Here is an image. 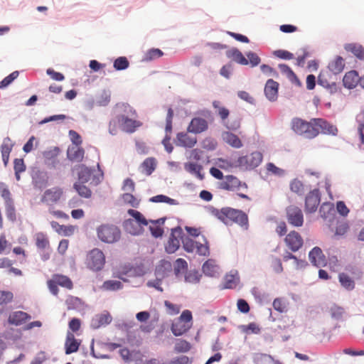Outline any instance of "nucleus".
Segmentation results:
<instances>
[{
    "label": "nucleus",
    "instance_id": "obj_18",
    "mask_svg": "<svg viewBox=\"0 0 364 364\" xmlns=\"http://www.w3.org/2000/svg\"><path fill=\"white\" fill-rule=\"evenodd\" d=\"M31 318V316L27 313L21 311H17L9 315L8 322L11 325L20 326L24 323L26 321L30 320Z\"/></svg>",
    "mask_w": 364,
    "mask_h": 364
},
{
    "label": "nucleus",
    "instance_id": "obj_63",
    "mask_svg": "<svg viewBox=\"0 0 364 364\" xmlns=\"http://www.w3.org/2000/svg\"><path fill=\"white\" fill-rule=\"evenodd\" d=\"M14 171L17 173H23L26 171V165L23 159H16L14 161Z\"/></svg>",
    "mask_w": 364,
    "mask_h": 364
},
{
    "label": "nucleus",
    "instance_id": "obj_47",
    "mask_svg": "<svg viewBox=\"0 0 364 364\" xmlns=\"http://www.w3.org/2000/svg\"><path fill=\"white\" fill-rule=\"evenodd\" d=\"M6 215L8 220L14 222L16 220V209L14 207V201L5 203Z\"/></svg>",
    "mask_w": 364,
    "mask_h": 364
},
{
    "label": "nucleus",
    "instance_id": "obj_56",
    "mask_svg": "<svg viewBox=\"0 0 364 364\" xmlns=\"http://www.w3.org/2000/svg\"><path fill=\"white\" fill-rule=\"evenodd\" d=\"M18 75L19 73L18 71H14L4 78L0 82V89L4 88L9 85L15 79L18 77Z\"/></svg>",
    "mask_w": 364,
    "mask_h": 364
},
{
    "label": "nucleus",
    "instance_id": "obj_8",
    "mask_svg": "<svg viewBox=\"0 0 364 364\" xmlns=\"http://www.w3.org/2000/svg\"><path fill=\"white\" fill-rule=\"evenodd\" d=\"M64 191L61 187L54 186L46 189L41 196V201L48 205L58 203L63 198Z\"/></svg>",
    "mask_w": 364,
    "mask_h": 364
},
{
    "label": "nucleus",
    "instance_id": "obj_22",
    "mask_svg": "<svg viewBox=\"0 0 364 364\" xmlns=\"http://www.w3.org/2000/svg\"><path fill=\"white\" fill-rule=\"evenodd\" d=\"M14 143L9 137H6L1 146L2 161L5 166H7L9 160V155L12 151Z\"/></svg>",
    "mask_w": 364,
    "mask_h": 364
},
{
    "label": "nucleus",
    "instance_id": "obj_17",
    "mask_svg": "<svg viewBox=\"0 0 364 364\" xmlns=\"http://www.w3.org/2000/svg\"><path fill=\"white\" fill-rule=\"evenodd\" d=\"M176 141L178 146L192 148L197 143V138L187 132H180L176 136Z\"/></svg>",
    "mask_w": 364,
    "mask_h": 364
},
{
    "label": "nucleus",
    "instance_id": "obj_15",
    "mask_svg": "<svg viewBox=\"0 0 364 364\" xmlns=\"http://www.w3.org/2000/svg\"><path fill=\"white\" fill-rule=\"evenodd\" d=\"M208 128V122L201 117H194L191 119L187 130L193 134H200L206 131Z\"/></svg>",
    "mask_w": 364,
    "mask_h": 364
},
{
    "label": "nucleus",
    "instance_id": "obj_6",
    "mask_svg": "<svg viewBox=\"0 0 364 364\" xmlns=\"http://www.w3.org/2000/svg\"><path fill=\"white\" fill-rule=\"evenodd\" d=\"M262 161V154L259 151L239 157L235 164V167L245 170H250L257 167Z\"/></svg>",
    "mask_w": 364,
    "mask_h": 364
},
{
    "label": "nucleus",
    "instance_id": "obj_41",
    "mask_svg": "<svg viewBox=\"0 0 364 364\" xmlns=\"http://www.w3.org/2000/svg\"><path fill=\"white\" fill-rule=\"evenodd\" d=\"M188 263L182 258H178L176 260L174 264V273L176 276L187 272Z\"/></svg>",
    "mask_w": 364,
    "mask_h": 364
},
{
    "label": "nucleus",
    "instance_id": "obj_4",
    "mask_svg": "<svg viewBox=\"0 0 364 364\" xmlns=\"http://www.w3.org/2000/svg\"><path fill=\"white\" fill-rule=\"evenodd\" d=\"M99 239L106 243H114L121 237V231L113 225H102L97 228Z\"/></svg>",
    "mask_w": 364,
    "mask_h": 364
},
{
    "label": "nucleus",
    "instance_id": "obj_3",
    "mask_svg": "<svg viewBox=\"0 0 364 364\" xmlns=\"http://www.w3.org/2000/svg\"><path fill=\"white\" fill-rule=\"evenodd\" d=\"M193 316L189 310H184L181 316L176 318L171 324V330L175 336L186 333L192 326Z\"/></svg>",
    "mask_w": 364,
    "mask_h": 364
},
{
    "label": "nucleus",
    "instance_id": "obj_16",
    "mask_svg": "<svg viewBox=\"0 0 364 364\" xmlns=\"http://www.w3.org/2000/svg\"><path fill=\"white\" fill-rule=\"evenodd\" d=\"M310 262L317 267H324L326 264V257L318 247H314L309 254Z\"/></svg>",
    "mask_w": 364,
    "mask_h": 364
},
{
    "label": "nucleus",
    "instance_id": "obj_9",
    "mask_svg": "<svg viewBox=\"0 0 364 364\" xmlns=\"http://www.w3.org/2000/svg\"><path fill=\"white\" fill-rule=\"evenodd\" d=\"M288 223L294 227H301L304 224V215L300 208L291 205L286 209Z\"/></svg>",
    "mask_w": 364,
    "mask_h": 364
},
{
    "label": "nucleus",
    "instance_id": "obj_26",
    "mask_svg": "<svg viewBox=\"0 0 364 364\" xmlns=\"http://www.w3.org/2000/svg\"><path fill=\"white\" fill-rule=\"evenodd\" d=\"M77 171L78 179L82 183L88 182L92 175V170L83 164L76 166Z\"/></svg>",
    "mask_w": 364,
    "mask_h": 364
},
{
    "label": "nucleus",
    "instance_id": "obj_21",
    "mask_svg": "<svg viewBox=\"0 0 364 364\" xmlns=\"http://www.w3.org/2000/svg\"><path fill=\"white\" fill-rule=\"evenodd\" d=\"M358 74L355 70H351L346 73L343 78V82L345 87L353 89L359 82Z\"/></svg>",
    "mask_w": 364,
    "mask_h": 364
},
{
    "label": "nucleus",
    "instance_id": "obj_7",
    "mask_svg": "<svg viewBox=\"0 0 364 364\" xmlns=\"http://www.w3.org/2000/svg\"><path fill=\"white\" fill-rule=\"evenodd\" d=\"M105 263L104 253L99 249L92 250L87 256V267L93 271L101 270Z\"/></svg>",
    "mask_w": 364,
    "mask_h": 364
},
{
    "label": "nucleus",
    "instance_id": "obj_39",
    "mask_svg": "<svg viewBox=\"0 0 364 364\" xmlns=\"http://www.w3.org/2000/svg\"><path fill=\"white\" fill-rule=\"evenodd\" d=\"M254 361L257 364H274V358L265 353H256L254 356Z\"/></svg>",
    "mask_w": 364,
    "mask_h": 364
},
{
    "label": "nucleus",
    "instance_id": "obj_10",
    "mask_svg": "<svg viewBox=\"0 0 364 364\" xmlns=\"http://www.w3.org/2000/svg\"><path fill=\"white\" fill-rule=\"evenodd\" d=\"M183 231L180 227L172 229L170 237L165 246L167 253H174L180 247V240L182 238Z\"/></svg>",
    "mask_w": 364,
    "mask_h": 364
},
{
    "label": "nucleus",
    "instance_id": "obj_36",
    "mask_svg": "<svg viewBox=\"0 0 364 364\" xmlns=\"http://www.w3.org/2000/svg\"><path fill=\"white\" fill-rule=\"evenodd\" d=\"M53 278L57 282V284L63 287H65L68 289H73V284L69 277L60 274H55Z\"/></svg>",
    "mask_w": 364,
    "mask_h": 364
},
{
    "label": "nucleus",
    "instance_id": "obj_20",
    "mask_svg": "<svg viewBox=\"0 0 364 364\" xmlns=\"http://www.w3.org/2000/svg\"><path fill=\"white\" fill-rule=\"evenodd\" d=\"M80 345V341L77 340L72 333H68L65 343V353L69 355L77 352Z\"/></svg>",
    "mask_w": 364,
    "mask_h": 364
},
{
    "label": "nucleus",
    "instance_id": "obj_35",
    "mask_svg": "<svg viewBox=\"0 0 364 364\" xmlns=\"http://www.w3.org/2000/svg\"><path fill=\"white\" fill-rule=\"evenodd\" d=\"M128 214L131 215L136 221L137 224H139L142 228L144 226H146L149 223V221L145 218V217L138 210L134 209H129L127 211Z\"/></svg>",
    "mask_w": 364,
    "mask_h": 364
},
{
    "label": "nucleus",
    "instance_id": "obj_1",
    "mask_svg": "<svg viewBox=\"0 0 364 364\" xmlns=\"http://www.w3.org/2000/svg\"><path fill=\"white\" fill-rule=\"evenodd\" d=\"M213 213L217 218L225 224H228L229 222H233L245 230L248 228L247 215L242 210L226 207L220 210L215 209Z\"/></svg>",
    "mask_w": 364,
    "mask_h": 364
},
{
    "label": "nucleus",
    "instance_id": "obj_5",
    "mask_svg": "<svg viewBox=\"0 0 364 364\" xmlns=\"http://www.w3.org/2000/svg\"><path fill=\"white\" fill-rule=\"evenodd\" d=\"M219 189L228 191H247L248 189L247 184L240 181L237 177L233 175H226L223 181H220L217 183Z\"/></svg>",
    "mask_w": 364,
    "mask_h": 364
},
{
    "label": "nucleus",
    "instance_id": "obj_31",
    "mask_svg": "<svg viewBox=\"0 0 364 364\" xmlns=\"http://www.w3.org/2000/svg\"><path fill=\"white\" fill-rule=\"evenodd\" d=\"M156 162L154 158H147L141 165V171L146 175L149 176L155 170Z\"/></svg>",
    "mask_w": 364,
    "mask_h": 364
},
{
    "label": "nucleus",
    "instance_id": "obj_58",
    "mask_svg": "<svg viewBox=\"0 0 364 364\" xmlns=\"http://www.w3.org/2000/svg\"><path fill=\"white\" fill-rule=\"evenodd\" d=\"M122 199L124 203L129 204L134 208H136L139 201L131 193H126L122 195Z\"/></svg>",
    "mask_w": 364,
    "mask_h": 364
},
{
    "label": "nucleus",
    "instance_id": "obj_19",
    "mask_svg": "<svg viewBox=\"0 0 364 364\" xmlns=\"http://www.w3.org/2000/svg\"><path fill=\"white\" fill-rule=\"evenodd\" d=\"M278 82L272 79H269L267 81L264 87V93L266 97L270 101H274L277 100L278 96Z\"/></svg>",
    "mask_w": 364,
    "mask_h": 364
},
{
    "label": "nucleus",
    "instance_id": "obj_53",
    "mask_svg": "<svg viewBox=\"0 0 364 364\" xmlns=\"http://www.w3.org/2000/svg\"><path fill=\"white\" fill-rule=\"evenodd\" d=\"M290 189L291 191L301 195L304 192V184L299 180L294 179L290 183Z\"/></svg>",
    "mask_w": 364,
    "mask_h": 364
},
{
    "label": "nucleus",
    "instance_id": "obj_64",
    "mask_svg": "<svg viewBox=\"0 0 364 364\" xmlns=\"http://www.w3.org/2000/svg\"><path fill=\"white\" fill-rule=\"evenodd\" d=\"M330 312L333 318L338 319L342 317L344 310L342 307L334 305L331 307Z\"/></svg>",
    "mask_w": 364,
    "mask_h": 364
},
{
    "label": "nucleus",
    "instance_id": "obj_40",
    "mask_svg": "<svg viewBox=\"0 0 364 364\" xmlns=\"http://www.w3.org/2000/svg\"><path fill=\"white\" fill-rule=\"evenodd\" d=\"M66 304L69 309H77L83 306L84 302L78 297L70 296L66 299Z\"/></svg>",
    "mask_w": 364,
    "mask_h": 364
},
{
    "label": "nucleus",
    "instance_id": "obj_30",
    "mask_svg": "<svg viewBox=\"0 0 364 364\" xmlns=\"http://www.w3.org/2000/svg\"><path fill=\"white\" fill-rule=\"evenodd\" d=\"M171 270V263L166 260H161L156 268L155 274L156 277L164 279Z\"/></svg>",
    "mask_w": 364,
    "mask_h": 364
},
{
    "label": "nucleus",
    "instance_id": "obj_37",
    "mask_svg": "<svg viewBox=\"0 0 364 364\" xmlns=\"http://www.w3.org/2000/svg\"><path fill=\"white\" fill-rule=\"evenodd\" d=\"M339 282L342 287L347 290H352L355 287L354 281L346 274L341 273L338 276Z\"/></svg>",
    "mask_w": 364,
    "mask_h": 364
},
{
    "label": "nucleus",
    "instance_id": "obj_32",
    "mask_svg": "<svg viewBox=\"0 0 364 364\" xmlns=\"http://www.w3.org/2000/svg\"><path fill=\"white\" fill-rule=\"evenodd\" d=\"M14 295L11 291H0V313L6 309L7 305L13 300Z\"/></svg>",
    "mask_w": 364,
    "mask_h": 364
},
{
    "label": "nucleus",
    "instance_id": "obj_48",
    "mask_svg": "<svg viewBox=\"0 0 364 364\" xmlns=\"http://www.w3.org/2000/svg\"><path fill=\"white\" fill-rule=\"evenodd\" d=\"M150 201L153 203H166L169 205H176V200L172 199L164 195H157L150 198Z\"/></svg>",
    "mask_w": 364,
    "mask_h": 364
},
{
    "label": "nucleus",
    "instance_id": "obj_45",
    "mask_svg": "<svg viewBox=\"0 0 364 364\" xmlns=\"http://www.w3.org/2000/svg\"><path fill=\"white\" fill-rule=\"evenodd\" d=\"M231 56L234 60L239 64L246 65L248 64V60L243 55V54L237 49H232L230 51Z\"/></svg>",
    "mask_w": 364,
    "mask_h": 364
},
{
    "label": "nucleus",
    "instance_id": "obj_59",
    "mask_svg": "<svg viewBox=\"0 0 364 364\" xmlns=\"http://www.w3.org/2000/svg\"><path fill=\"white\" fill-rule=\"evenodd\" d=\"M272 305L274 309L280 313H283L287 311L286 304L284 301L281 298L275 299L273 301Z\"/></svg>",
    "mask_w": 364,
    "mask_h": 364
},
{
    "label": "nucleus",
    "instance_id": "obj_57",
    "mask_svg": "<svg viewBox=\"0 0 364 364\" xmlns=\"http://www.w3.org/2000/svg\"><path fill=\"white\" fill-rule=\"evenodd\" d=\"M349 229L347 222L342 220L337 223L335 235L342 236L345 235Z\"/></svg>",
    "mask_w": 364,
    "mask_h": 364
},
{
    "label": "nucleus",
    "instance_id": "obj_38",
    "mask_svg": "<svg viewBox=\"0 0 364 364\" xmlns=\"http://www.w3.org/2000/svg\"><path fill=\"white\" fill-rule=\"evenodd\" d=\"M74 188L78 193V194L83 198H89L92 196L91 190L85 186L83 183L76 182L73 186Z\"/></svg>",
    "mask_w": 364,
    "mask_h": 364
},
{
    "label": "nucleus",
    "instance_id": "obj_43",
    "mask_svg": "<svg viewBox=\"0 0 364 364\" xmlns=\"http://www.w3.org/2000/svg\"><path fill=\"white\" fill-rule=\"evenodd\" d=\"M183 247L188 252H193L197 247L198 242L186 237L182 239Z\"/></svg>",
    "mask_w": 364,
    "mask_h": 364
},
{
    "label": "nucleus",
    "instance_id": "obj_44",
    "mask_svg": "<svg viewBox=\"0 0 364 364\" xmlns=\"http://www.w3.org/2000/svg\"><path fill=\"white\" fill-rule=\"evenodd\" d=\"M185 168L187 171H188L191 173L195 174L199 178H203L200 173L202 170V166L200 165L197 164L196 163H188L186 164Z\"/></svg>",
    "mask_w": 364,
    "mask_h": 364
},
{
    "label": "nucleus",
    "instance_id": "obj_54",
    "mask_svg": "<svg viewBox=\"0 0 364 364\" xmlns=\"http://www.w3.org/2000/svg\"><path fill=\"white\" fill-rule=\"evenodd\" d=\"M174 348L178 353H186L191 349V344L185 340H179L176 343Z\"/></svg>",
    "mask_w": 364,
    "mask_h": 364
},
{
    "label": "nucleus",
    "instance_id": "obj_42",
    "mask_svg": "<svg viewBox=\"0 0 364 364\" xmlns=\"http://www.w3.org/2000/svg\"><path fill=\"white\" fill-rule=\"evenodd\" d=\"M102 288L107 291H116L122 288V284L117 280H107L103 283Z\"/></svg>",
    "mask_w": 364,
    "mask_h": 364
},
{
    "label": "nucleus",
    "instance_id": "obj_25",
    "mask_svg": "<svg viewBox=\"0 0 364 364\" xmlns=\"http://www.w3.org/2000/svg\"><path fill=\"white\" fill-rule=\"evenodd\" d=\"M124 230L131 235H137L143 232L142 228L133 219H127L124 222Z\"/></svg>",
    "mask_w": 364,
    "mask_h": 364
},
{
    "label": "nucleus",
    "instance_id": "obj_14",
    "mask_svg": "<svg viewBox=\"0 0 364 364\" xmlns=\"http://www.w3.org/2000/svg\"><path fill=\"white\" fill-rule=\"evenodd\" d=\"M119 120L121 121L122 129L127 133L134 132L137 128L142 125L140 121L129 118L124 114H119Z\"/></svg>",
    "mask_w": 364,
    "mask_h": 364
},
{
    "label": "nucleus",
    "instance_id": "obj_33",
    "mask_svg": "<svg viewBox=\"0 0 364 364\" xmlns=\"http://www.w3.org/2000/svg\"><path fill=\"white\" fill-rule=\"evenodd\" d=\"M344 66V60L342 57L338 56L334 60L329 63L328 68L333 73L338 74L343 71Z\"/></svg>",
    "mask_w": 364,
    "mask_h": 364
},
{
    "label": "nucleus",
    "instance_id": "obj_11",
    "mask_svg": "<svg viewBox=\"0 0 364 364\" xmlns=\"http://www.w3.org/2000/svg\"><path fill=\"white\" fill-rule=\"evenodd\" d=\"M287 246L293 252L299 250L303 245L304 241L301 235L296 231H291L285 237Z\"/></svg>",
    "mask_w": 364,
    "mask_h": 364
},
{
    "label": "nucleus",
    "instance_id": "obj_52",
    "mask_svg": "<svg viewBox=\"0 0 364 364\" xmlns=\"http://www.w3.org/2000/svg\"><path fill=\"white\" fill-rule=\"evenodd\" d=\"M119 127H121V121L119 120V114L109 122V132L112 135L117 134Z\"/></svg>",
    "mask_w": 364,
    "mask_h": 364
},
{
    "label": "nucleus",
    "instance_id": "obj_46",
    "mask_svg": "<svg viewBox=\"0 0 364 364\" xmlns=\"http://www.w3.org/2000/svg\"><path fill=\"white\" fill-rule=\"evenodd\" d=\"M220 102L219 101H217V100L213 101V107L215 109H218V115L220 116L221 119L223 121H224L228 117V116L230 114V112L227 108H225L224 107H220Z\"/></svg>",
    "mask_w": 364,
    "mask_h": 364
},
{
    "label": "nucleus",
    "instance_id": "obj_49",
    "mask_svg": "<svg viewBox=\"0 0 364 364\" xmlns=\"http://www.w3.org/2000/svg\"><path fill=\"white\" fill-rule=\"evenodd\" d=\"M36 245L39 249H46L49 247L48 237L43 233H38L36 237Z\"/></svg>",
    "mask_w": 364,
    "mask_h": 364
},
{
    "label": "nucleus",
    "instance_id": "obj_62",
    "mask_svg": "<svg viewBox=\"0 0 364 364\" xmlns=\"http://www.w3.org/2000/svg\"><path fill=\"white\" fill-rule=\"evenodd\" d=\"M274 55L281 59L291 60L294 58L293 53L285 50H277L274 52Z\"/></svg>",
    "mask_w": 364,
    "mask_h": 364
},
{
    "label": "nucleus",
    "instance_id": "obj_24",
    "mask_svg": "<svg viewBox=\"0 0 364 364\" xmlns=\"http://www.w3.org/2000/svg\"><path fill=\"white\" fill-rule=\"evenodd\" d=\"M165 220L166 218H161L156 220H151L149 221V223H151L149 230L154 237H159L163 235L164 230L161 228V225H164Z\"/></svg>",
    "mask_w": 364,
    "mask_h": 364
},
{
    "label": "nucleus",
    "instance_id": "obj_55",
    "mask_svg": "<svg viewBox=\"0 0 364 364\" xmlns=\"http://www.w3.org/2000/svg\"><path fill=\"white\" fill-rule=\"evenodd\" d=\"M164 306L166 308L167 313L171 316L178 314L181 311V306L172 304L169 301H165Z\"/></svg>",
    "mask_w": 364,
    "mask_h": 364
},
{
    "label": "nucleus",
    "instance_id": "obj_23",
    "mask_svg": "<svg viewBox=\"0 0 364 364\" xmlns=\"http://www.w3.org/2000/svg\"><path fill=\"white\" fill-rule=\"evenodd\" d=\"M85 155L84 149L80 146H72L68 149V157L70 161L80 162Z\"/></svg>",
    "mask_w": 364,
    "mask_h": 364
},
{
    "label": "nucleus",
    "instance_id": "obj_28",
    "mask_svg": "<svg viewBox=\"0 0 364 364\" xmlns=\"http://www.w3.org/2000/svg\"><path fill=\"white\" fill-rule=\"evenodd\" d=\"M345 50L352 53L360 60H364V48L357 43H348L344 46Z\"/></svg>",
    "mask_w": 364,
    "mask_h": 364
},
{
    "label": "nucleus",
    "instance_id": "obj_13",
    "mask_svg": "<svg viewBox=\"0 0 364 364\" xmlns=\"http://www.w3.org/2000/svg\"><path fill=\"white\" fill-rule=\"evenodd\" d=\"M316 127L321 129V132L323 134L336 136L338 134L337 127L333 124L327 122L322 118H314Z\"/></svg>",
    "mask_w": 364,
    "mask_h": 364
},
{
    "label": "nucleus",
    "instance_id": "obj_12",
    "mask_svg": "<svg viewBox=\"0 0 364 364\" xmlns=\"http://www.w3.org/2000/svg\"><path fill=\"white\" fill-rule=\"evenodd\" d=\"M320 203V196L318 190L311 191L306 197L305 210L306 213H314Z\"/></svg>",
    "mask_w": 364,
    "mask_h": 364
},
{
    "label": "nucleus",
    "instance_id": "obj_51",
    "mask_svg": "<svg viewBox=\"0 0 364 364\" xmlns=\"http://www.w3.org/2000/svg\"><path fill=\"white\" fill-rule=\"evenodd\" d=\"M200 277L201 274L198 271H189L188 272H186L185 275V281L186 282L196 284L199 282Z\"/></svg>",
    "mask_w": 364,
    "mask_h": 364
},
{
    "label": "nucleus",
    "instance_id": "obj_61",
    "mask_svg": "<svg viewBox=\"0 0 364 364\" xmlns=\"http://www.w3.org/2000/svg\"><path fill=\"white\" fill-rule=\"evenodd\" d=\"M0 193L1 197L5 200V203L13 202V200L11 197V193L4 183L0 184Z\"/></svg>",
    "mask_w": 364,
    "mask_h": 364
},
{
    "label": "nucleus",
    "instance_id": "obj_50",
    "mask_svg": "<svg viewBox=\"0 0 364 364\" xmlns=\"http://www.w3.org/2000/svg\"><path fill=\"white\" fill-rule=\"evenodd\" d=\"M129 65V60L126 57H119L114 62V68L117 70H122L127 69Z\"/></svg>",
    "mask_w": 364,
    "mask_h": 364
},
{
    "label": "nucleus",
    "instance_id": "obj_29",
    "mask_svg": "<svg viewBox=\"0 0 364 364\" xmlns=\"http://www.w3.org/2000/svg\"><path fill=\"white\" fill-rule=\"evenodd\" d=\"M223 139L227 144H228L229 145L234 148L238 149L242 147V143L240 138L237 135L231 132H225L223 134Z\"/></svg>",
    "mask_w": 364,
    "mask_h": 364
},
{
    "label": "nucleus",
    "instance_id": "obj_27",
    "mask_svg": "<svg viewBox=\"0 0 364 364\" xmlns=\"http://www.w3.org/2000/svg\"><path fill=\"white\" fill-rule=\"evenodd\" d=\"M203 273L209 277H216L218 274L219 267L213 259H208L203 265Z\"/></svg>",
    "mask_w": 364,
    "mask_h": 364
},
{
    "label": "nucleus",
    "instance_id": "obj_60",
    "mask_svg": "<svg viewBox=\"0 0 364 364\" xmlns=\"http://www.w3.org/2000/svg\"><path fill=\"white\" fill-rule=\"evenodd\" d=\"M163 52L159 48H152L146 53V59L151 60L163 55Z\"/></svg>",
    "mask_w": 364,
    "mask_h": 364
},
{
    "label": "nucleus",
    "instance_id": "obj_2",
    "mask_svg": "<svg viewBox=\"0 0 364 364\" xmlns=\"http://www.w3.org/2000/svg\"><path fill=\"white\" fill-rule=\"evenodd\" d=\"M293 131L300 135H304L306 138L313 139L318 135V129L316 127L314 118L309 122L300 118H294L291 122Z\"/></svg>",
    "mask_w": 364,
    "mask_h": 364
},
{
    "label": "nucleus",
    "instance_id": "obj_34",
    "mask_svg": "<svg viewBox=\"0 0 364 364\" xmlns=\"http://www.w3.org/2000/svg\"><path fill=\"white\" fill-rule=\"evenodd\" d=\"M239 282V277L237 274H227L224 278L223 288L225 289H234L237 287Z\"/></svg>",
    "mask_w": 364,
    "mask_h": 364
}]
</instances>
